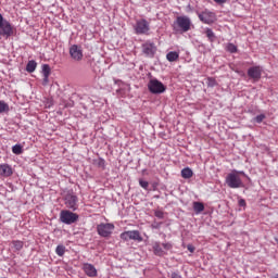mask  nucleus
I'll return each instance as SVG.
<instances>
[{
    "label": "nucleus",
    "instance_id": "a19ab883",
    "mask_svg": "<svg viewBox=\"0 0 278 278\" xmlns=\"http://www.w3.org/2000/svg\"><path fill=\"white\" fill-rule=\"evenodd\" d=\"M271 278H278V274H276L274 277H271Z\"/></svg>",
    "mask_w": 278,
    "mask_h": 278
},
{
    "label": "nucleus",
    "instance_id": "f8f14e48",
    "mask_svg": "<svg viewBox=\"0 0 278 278\" xmlns=\"http://www.w3.org/2000/svg\"><path fill=\"white\" fill-rule=\"evenodd\" d=\"M70 55L75 60V62H81V60H84V50L80 46L73 45L70 47Z\"/></svg>",
    "mask_w": 278,
    "mask_h": 278
},
{
    "label": "nucleus",
    "instance_id": "5701e85b",
    "mask_svg": "<svg viewBox=\"0 0 278 278\" xmlns=\"http://www.w3.org/2000/svg\"><path fill=\"white\" fill-rule=\"evenodd\" d=\"M37 66H38V63H36V61H34V60L28 61V63L26 65L27 73H34V71H36Z\"/></svg>",
    "mask_w": 278,
    "mask_h": 278
},
{
    "label": "nucleus",
    "instance_id": "a878e982",
    "mask_svg": "<svg viewBox=\"0 0 278 278\" xmlns=\"http://www.w3.org/2000/svg\"><path fill=\"white\" fill-rule=\"evenodd\" d=\"M3 112H10V105L4 101H0V114H3Z\"/></svg>",
    "mask_w": 278,
    "mask_h": 278
},
{
    "label": "nucleus",
    "instance_id": "f257e3e1",
    "mask_svg": "<svg viewBox=\"0 0 278 278\" xmlns=\"http://www.w3.org/2000/svg\"><path fill=\"white\" fill-rule=\"evenodd\" d=\"M225 184L228 186V188H231L233 190L238 188H244V182L242 181V178L238 175V169H233L226 176Z\"/></svg>",
    "mask_w": 278,
    "mask_h": 278
},
{
    "label": "nucleus",
    "instance_id": "393cba45",
    "mask_svg": "<svg viewBox=\"0 0 278 278\" xmlns=\"http://www.w3.org/2000/svg\"><path fill=\"white\" fill-rule=\"evenodd\" d=\"M226 50L229 52V53H238V47L233 43H228L226 46Z\"/></svg>",
    "mask_w": 278,
    "mask_h": 278
},
{
    "label": "nucleus",
    "instance_id": "e433bc0d",
    "mask_svg": "<svg viewBox=\"0 0 278 278\" xmlns=\"http://www.w3.org/2000/svg\"><path fill=\"white\" fill-rule=\"evenodd\" d=\"M4 21H8L3 17V15L0 13V26L4 23Z\"/></svg>",
    "mask_w": 278,
    "mask_h": 278
},
{
    "label": "nucleus",
    "instance_id": "bb28decb",
    "mask_svg": "<svg viewBox=\"0 0 278 278\" xmlns=\"http://www.w3.org/2000/svg\"><path fill=\"white\" fill-rule=\"evenodd\" d=\"M12 152L15 155H21V153H23V147H21V144H15L12 147Z\"/></svg>",
    "mask_w": 278,
    "mask_h": 278
},
{
    "label": "nucleus",
    "instance_id": "f03ea898",
    "mask_svg": "<svg viewBox=\"0 0 278 278\" xmlns=\"http://www.w3.org/2000/svg\"><path fill=\"white\" fill-rule=\"evenodd\" d=\"M64 204L67 210L72 212H77L79 210V198L73 191H67L64 195Z\"/></svg>",
    "mask_w": 278,
    "mask_h": 278
},
{
    "label": "nucleus",
    "instance_id": "aec40b11",
    "mask_svg": "<svg viewBox=\"0 0 278 278\" xmlns=\"http://www.w3.org/2000/svg\"><path fill=\"white\" fill-rule=\"evenodd\" d=\"M25 245V243L21 240H13L11 242V249H14V251H21L23 250V247Z\"/></svg>",
    "mask_w": 278,
    "mask_h": 278
},
{
    "label": "nucleus",
    "instance_id": "f704fd0d",
    "mask_svg": "<svg viewBox=\"0 0 278 278\" xmlns=\"http://www.w3.org/2000/svg\"><path fill=\"white\" fill-rule=\"evenodd\" d=\"M172 278H184L181 277V275H179V273L177 271H173L172 275H170Z\"/></svg>",
    "mask_w": 278,
    "mask_h": 278
},
{
    "label": "nucleus",
    "instance_id": "72a5a7b5",
    "mask_svg": "<svg viewBox=\"0 0 278 278\" xmlns=\"http://www.w3.org/2000/svg\"><path fill=\"white\" fill-rule=\"evenodd\" d=\"M213 1H214V3H217V5H223V4L227 3V1H229V0H213Z\"/></svg>",
    "mask_w": 278,
    "mask_h": 278
},
{
    "label": "nucleus",
    "instance_id": "c9c22d12",
    "mask_svg": "<svg viewBox=\"0 0 278 278\" xmlns=\"http://www.w3.org/2000/svg\"><path fill=\"white\" fill-rule=\"evenodd\" d=\"M187 249H188V251H189L190 253H194V245L188 244V245H187Z\"/></svg>",
    "mask_w": 278,
    "mask_h": 278
},
{
    "label": "nucleus",
    "instance_id": "c85d7f7f",
    "mask_svg": "<svg viewBox=\"0 0 278 278\" xmlns=\"http://www.w3.org/2000/svg\"><path fill=\"white\" fill-rule=\"evenodd\" d=\"M139 186H141L143 190H149V181L144 179H139Z\"/></svg>",
    "mask_w": 278,
    "mask_h": 278
},
{
    "label": "nucleus",
    "instance_id": "f3484780",
    "mask_svg": "<svg viewBox=\"0 0 278 278\" xmlns=\"http://www.w3.org/2000/svg\"><path fill=\"white\" fill-rule=\"evenodd\" d=\"M12 166L8 164H0V175L1 177H11L12 175Z\"/></svg>",
    "mask_w": 278,
    "mask_h": 278
},
{
    "label": "nucleus",
    "instance_id": "1a4fd4ad",
    "mask_svg": "<svg viewBox=\"0 0 278 278\" xmlns=\"http://www.w3.org/2000/svg\"><path fill=\"white\" fill-rule=\"evenodd\" d=\"M198 17L204 25H212L216 21V13L205 9L202 12H198Z\"/></svg>",
    "mask_w": 278,
    "mask_h": 278
},
{
    "label": "nucleus",
    "instance_id": "cd10ccee",
    "mask_svg": "<svg viewBox=\"0 0 278 278\" xmlns=\"http://www.w3.org/2000/svg\"><path fill=\"white\" fill-rule=\"evenodd\" d=\"M206 84L208 88H214L216 86V79L213 77H208Z\"/></svg>",
    "mask_w": 278,
    "mask_h": 278
},
{
    "label": "nucleus",
    "instance_id": "473e14b6",
    "mask_svg": "<svg viewBox=\"0 0 278 278\" xmlns=\"http://www.w3.org/2000/svg\"><path fill=\"white\" fill-rule=\"evenodd\" d=\"M160 227H162V223L154 222L152 224V229H160Z\"/></svg>",
    "mask_w": 278,
    "mask_h": 278
},
{
    "label": "nucleus",
    "instance_id": "79ce46f5",
    "mask_svg": "<svg viewBox=\"0 0 278 278\" xmlns=\"http://www.w3.org/2000/svg\"><path fill=\"white\" fill-rule=\"evenodd\" d=\"M118 92H121V89H117V90H116V93H117V94H118Z\"/></svg>",
    "mask_w": 278,
    "mask_h": 278
},
{
    "label": "nucleus",
    "instance_id": "6ab92c4d",
    "mask_svg": "<svg viewBox=\"0 0 278 278\" xmlns=\"http://www.w3.org/2000/svg\"><path fill=\"white\" fill-rule=\"evenodd\" d=\"M167 62H177L179 60V52L170 51L166 54Z\"/></svg>",
    "mask_w": 278,
    "mask_h": 278
},
{
    "label": "nucleus",
    "instance_id": "7ed1b4c3",
    "mask_svg": "<svg viewBox=\"0 0 278 278\" xmlns=\"http://www.w3.org/2000/svg\"><path fill=\"white\" fill-rule=\"evenodd\" d=\"M148 90L151 94H164L166 92V85L157 78H151L148 83Z\"/></svg>",
    "mask_w": 278,
    "mask_h": 278
},
{
    "label": "nucleus",
    "instance_id": "9b49d317",
    "mask_svg": "<svg viewBox=\"0 0 278 278\" xmlns=\"http://www.w3.org/2000/svg\"><path fill=\"white\" fill-rule=\"evenodd\" d=\"M176 25L184 33L190 31V25H192V21L188 16H178L176 18Z\"/></svg>",
    "mask_w": 278,
    "mask_h": 278
},
{
    "label": "nucleus",
    "instance_id": "c756f323",
    "mask_svg": "<svg viewBox=\"0 0 278 278\" xmlns=\"http://www.w3.org/2000/svg\"><path fill=\"white\" fill-rule=\"evenodd\" d=\"M264 118H266L265 114H260L256 117H254V123H263Z\"/></svg>",
    "mask_w": 278,
    "mask_h": 278
},
{
    "label": "nucleus",
    "instance_id": "6e6552de",
    "mask_svg": "<svg viewBox=\"0 0 278 278\" xmlns=\"http://www.w3.org/2000/svg\"><path fill=\"white\" fill-rule=\"evenodd\" d=\"M14 36V26L7 20L3 24L0 25V40L5 39Z\"/></svg>",
    "mask_w": 278,
    "mask_h": 278
},
{
    "label": "nucleus",
    "instance_id": "2eb2a0df",
    "mask_svg": "<svg viewBox=\"0 0 278 278\" xmlns=\"http://www.w3.org/2000/svg\"><path fill=\"white\" fill-rule=\"evenodd\" d=\"M83 270L87 277H97V268L92 264L85 263L83 265Z\"/></svg>",
    "mask_w": 278,
    "mask_h": 278
},
{
    "label": "nucleus",
    "instance_id": "ea45409f",
    "mask_svg": "<svg viewBox=\"0 0 278 278\" xmlns=\"http://www.w3.org/2000/svg\"><path fill=\"white\" fill-rule=\"evenodd\" d=\"M104 160L103 159H100V163H99V165L101 166V164H104Z\"/></svg>",
    "mask_w": 278,
    "mask_h": 278
},
{
    "label": "nucleus",
    "instance_id": "ddd939ff",
    "mask_svg": "<svg viewBox=\"0 0 278 278\" xmlns=\"http://www.w3.org/2000/svg\"><path fill=\"white\" fill-rule=\"evenodd\" d=\"M262 66L260 65L252 66L248 70V76L254 79V81H260L262 79Z\"/></svg>",
    "mask_w": 278,
    "mask_h": 278
},
{
    "label": "nucleus",
    "instance_id": "b1692460",
    "mask_svg": "<svg viewBox=\"0 0 278 278\" xmlns=\"http://www.w3.org/2000/svg\"><path fill=\"white\" fill-rule=\"evenodd\" d=\"M55 253L59 255V257H63V255L66 253V247L59 244L55 249Z\"/></svg>",
    "mask_w": 278,
    "mask_h": 278
},
{
    "label": "nucleus",
    "instance_id": "4be33fe9",
    "mask_svg": "<svg viewBox=\"0 0 278 278\" xmlns=\"http://www.w3.org/2000/svg\"><path fill=\"white\" fill-rule=\"evenodd\" d=\"M193 210L195 214H201L205 210V205L202 202H193Z\"/></svg>",
    "mask_w": 278,
    "mask_h": 278
},
{
    "label": "nucleus",
    "instance_id": "39448f33",
    "mask_svg": "<svg viewBox=\"0 0 278 278\" xmlns=\"http://www.w3.org/2000/svg\"><path fill=\"white\" fill-rule=\"evenodd\" d=\"M152 249L154 255H156L157 257H164V255H166V251H170V249H173V244H170L169 242L160 243L159 241H155L152 244Z\"/></svg>",
    "mask_w": 278,
    "mask_h": 278
},
{
    "label": "nucleus",
    "instance_id": "58836bf2",
    "mask_svg": "<svg viewBox=\"0 0 278 278\" xmlns=\"http://www.w3.org/2000/svg\"><path fill=\"white\" fill-rule=\"evenodd\" d=\"M240 175H243V177H247V174L242 170H238V176L240 177Z\"/></svg>",
    "mask_w": 278,
    "mask_h": 278
},
{
    "label": "nucleus",
    "instance_id": "7c9ffc66",
    "mask_svg": "<svg viewBox=\"0 0 278 278\" xmlns=\"http://www.w3.org/2000/svg\"><path fill=\"white\" fill-rule=\"evenodd\" d=\"M154 216H156V218L162 219V218H164V212L157 210V211L154 212Z\"/></svg>",
    "mask_w": 278,
    "mask_h": 278
},
{
    "label": "nucleus",
    "instance_id": "9d476101",
    "mask_svg": "<svg viewBox=\"0 0 278 278\" xmlns=\"http://www.w3.org/2000/svg\"><path fill=\"white\" fill-rule=\"evenodd\" d=\"M134 29L138 36H142L144 34H149L151 25L147 20H138L134 26Z\"/></svg>",
    "mask_w": 278,
    "mask_h": 278
},
{
    "label": "nucleus",
    "instance_id": "4c0bfd02",
    "mask_svg": "<svg viewBox=\"0 0 278 278\" xmlns=\"http://www.w3.org/2000/svg\"><path fill=\"white\" fill-rule=\"evenodd\" d=\"M114 84H116L117 86H121L123 83L119 79L114 78Z\"/></svg>",
    "mask_w": 278,
    "mask_h": 278
},
{
    "label": "nucleus",
    "instance_id": "20e7f679",
    "mask_svg": "<svg viewBox=\"0 0 278 278\" xmlns=\"http://www.w3.org/2000/svg\"><path fill=\"white\" fill-rule=\"evenodd\" d=\"M60 220L64 225H75L79 220V215L70 210H62L60 212Z\"/></svg>",
    "mask_w": 278,
    "mask_h": 278
},
{
    "label": "nucleus",
    "instance_id": "423d86ee",
    "mask_svg": "<svg viewBox=\"0 0 278 278\" xmlns=\"http://www.w3.org/2000/svg\"><path fill=\"white\" fill-rule=\"evenodd\" d=\"M121 240L124 242H129V240H134L135 242H142V235H140L139 230H127L119 235Z\"/></svg>",
    "mask_w": 278,
    "mask_h": 278
},
{
    "label": "nucleus",
    "instance_id": "4468645a",
    "mask_svg": "<svg viewBox=\"0 0 278 278\" xmlns=\"http://www.w3.org/2000/svg\"><path fill=\"white\" fill-rule=\"evenodd\" d=\"M155 51H157L155 43L146 42L142 45V53H144V55H147V58H153V55H155Z\"/></svg>",
    "mask_w": 278,
    "mask_h": 278
},
{
    "label": "nucleus",
    "instance_id": "0eeeda50",
    "mask_svg": "<svg viewBox=\"0 0 278 278\" xmlns=\"http://www.w3.org/2000/svg\"><path fill=\"white\" fill-rule=\"evenodd\" d=\"M115 229L114 224L112 223H101L97 226L98 235L101 236V238H110L112 236L113 231Z\"/></svg>",
    "mask_w": 278,
    "mask_h": 278
},
{
    "label": "nucleus",
    "instance_id": "a211bd4d",
    "mask_svg": "<svg viewBox=\"0 0 278 278\" xmlns=\"http://www.w3.org/2000/svg\"><path fill=\"white\" fill-rule=\"evenodd\" d=\"M193 175H194V172H192L190 167H185L181 169L182 179H191Z\"/></svg>",
    "mask_w": 278,
    "mask_h": 278
},
{
    "label": "nucleus",
    "instance_id": "2f4dec72",
    "mask_svg": "<svg viewBox=\"0 0 278 278\" xmlns=\"http://www.w3.org/2000/svg\"><path fill=\"white\" fill-rule=\"evenodd\" d=\"M239 207H247V201L244 199H240L238 201Z\"/></svg>",
    "mask_w": 278,
    "mask_h": 278
},
{
    "label": "nucleus",
    "instance_id": "dca6fc26",
    "mask_svg": "<svg viewBox=\"0 0 278 278\" xmlns=\"http://www.w3.org/2000/svg\"><path fill=\"white\" fill-rule=\"evenodd\" d=\"M49 75H51V66L49 64H43L42 65V86H48L49 85Z\"/></svg>",
    "mask_w": 278,
    "mask_h": 278
},
{
    "label": "nucleus",
    "instance_id": "412c9836",
    "mask_svg": "<svg viewBox=\"0 0 278 278\" xmlns=\"http://www.w3.org/2000/svg\"><path fill=\"white\" fill-rule=\"evenodd\" d=\"M204 34L211 42L216 41V34H214V30H212V28H205Z\"/></svg>",
    "mask_w": 278,
    "mask_h": 278
}]
</instances>
